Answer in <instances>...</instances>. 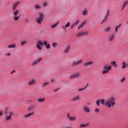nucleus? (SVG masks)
Here are the masks:
<instances>
[{"label":"nucleus","instance_id":"nucleus-1","mask_svg":"<svg viewBox=\"0 0 128 128\" xmlns=\"http://www.w3.org/2000/svg\"><path fill=\"white\" fill-rule=\"evenodd\" d=\"M105 106L106 108H114L116 106V98L114 97H111L109 99L106 100Z\"/></svg>","mask_w":128,"mask_h":128},{"label":"nucleus","instance_id":"nucleus-2","mask_svg":"<svg viewBox=\"0 0 128 128\" xmlns=\"http://www.w3.org/2000/svg\"><path fill=\"white\" fill-rule=\"evenodd\" d=\"M45 46L48 45V42L46 41H44L43 43L42 42V40H38V43L36 45V46L39 50H42V46Z\"/></svg>","mask_w":128,"mask_h":128},{"label":"nucleus","instance_id":"nucleus-3","mask_svg":"<svg viewBox=\"0 0 128 128\" xmlns=\"http://www.w3.org/2000/svg\"><path fill=\"white\" fill-rule=\"evenodd\" d=\"M44 14L40 13L39 16L36 18V22H37V24H42V22L44 20Z\"/></svg>","mask_w":128,"mask_h":128},{"label":"nucleus","instance_id":"nucleus-4","mask_svg":"<svg viewBox=\"0 0 128 128\" xmlns=\"http://www.w3.org/2000/svg\"><path fill=\"white\" fill-rule=\"evenodd\" d=\"M104 70L102 71V74H108V70H112V66H108V64H106L104 66Z\"/></svg>","mask_w":128,"mask_h":128},{"label":"nucleus","instance_id":"nucleus-5","mask_svg":"<svg viewBox=\"0 0 128 128\" xmlns=\"http://www.w3.org/2000/svg\"><path fill=\"white\" fill-rule=\"evenodd\" d=\"M88 31L80 32L77 34L76 36L77 38H82L84 36H88Z\"/></svg>","mask_w":128,"mask_h":128},{"label":"nucleus","instance_id":"nucleus-6","mask_svg":"<svg viewBox=\"0 0 128 128\" xmlns=\"http://www.w3.org/2000/svg\"><path fill=\"white\" fill-rule=\"evenodd\" d=\"M108 16H110V10H107L106 14L104 16V18L102 20V22H106V20H108Z\"/></svg>","mask_w":128,"mask_h":128},{"label":"nucleus","instance_id":"nucleus-7","mask_svg":"<svg viewBox=\"0 0 128 128\" xmlns=\"http://www.w3.org/2000/svg\"><path fill=\"white\" fill-rule=\"evenodd\" d=\"M80 76V73H76L73 74L70 76V80H72L74 78H78Z\"/></svg>","mask_w":128,"mask_h":128},{"label":"nucleus","instance_id":"nucleus-8","mask_svg":"<svg viewBox=\"0 0 128 128\" xmlns=\"http://www.w3.org/2000/svg\"><path fill=\"white\" fill-rule=\"evenodd\" d=\"M42 58H40L36 60H34V62H32V66H36V64H38V62H40L42 60Z\"/></svg>","mask_w":128,"mask_h":128},{"label":"nucleus","instance_id":"nucleus-9","mask_svg":"<svg viewBox=\"0 0 128 128\" xmlns=\"http://www.w3.org/2000/svg\"><path fill=\"white\" fill-rule=\"evenodd\" d=\"M82 62H83L82 60H80L76 62H74L73 63V66H78V64H82Z\"/></svg>","mask_w":128,"mask_h":128},{"label":"nucleus","instance_id":"nucleus-10","mask_svg":"<svg viewBox=\"0 0 128 128\" xmlns=\"http://www.w3.org/2000/svg\"><path fill=\"white\" fill-rule=\"evenodd\" d=\"M94 64V62H86L84 64V66H92Z\"/></svg>","mask_w":128,"mask_h":128},{"label":"nucleus","instance_id":"nucleus-11","mask_svg":"<svg viewBox=\"0 0 128 128\" xmlns=\"http://www.w3.org/2000/svg\"><path fill=\"white\" fill-rule=\"evenodd\" d=\"M20 4V2H15L13 4L12 10H16V8L18 6V4Z\"/></svg>","mask_w":128,"mask_h":128},{"label":"nucleus","instance_id":"nucleus-12","mask_svg":"<svg viewBox=\"0 0 128 128\" xmlns=\"http://www.w3.org/2000/svg\"><path fill=\"white\" fill-rule=\"evenodd\" d=\"M12 112L9 113V116H6V120H12Z\"/></svg>","mask_w":128,"mask_h":128},{"label":"nucleus","instance_id":"nucleus-13","mask_svg":"<svg viewBox=\"0 0 128 128\" xmlns=\"http://www.w3.org/2000/svg\"><path fill=\"white\" fill-rule=\"evenodd\" d=\"M78 22H79V21H78V20L76 22H74L71 25V28H76V26H78Z\"/></svg>","mask_w":128,"mask_h":128},{"label":"nucleus","instance_id":"nucleus-14","mask_svg":"<svg viewBox=\"0 0 128 128\" xmlns=\"http://www.w3.org/2000/svg\"><path fill=\"white\" fill-rule=\"evenodd\" d=\"M114 36H115L114 34H111L108 38V42H112V40H114Z\"/></svg>","mask_w":128,"mask_h":128},{"label":"nucleus","instance_id":"nucleus-15","mask_svg":"<svg viewBox=\"0 0 128 128\" xmlns=\"http://www.w3.org/2000/svg\"><path fill=\"white\" fill-rule=\"evenodd\" d=\"M67 118H68V120H71L72 122L74 120H76V117H72V116H70L69 114H68Z\"/></svg>","mask_w":128,"mask_h":128},{"label":"nucleus","instance_id":"nucleus-16","mask_svg":"<svg viewBox=\"0 0 128 128\" xmlns=\"http://www.w3.org/2000/svg\"><path fill=\"white\" fill-rule=\"evenodd\" d=\"M83 110L84 112H90V108H88L86 106H83Z\"/></svg>","mask_w":128,"mask_h":128},{"label":"nucleus","instance_id":"nucleus-17","mask_svg":"<svg viewBox=\"0 0 128 128\" xmlns=\"http://www.w3.org/2000/svg\"><path fill=\"white\" fill-rule=\"evenodd\" d=\"M36 84V80H30L28 82V86H32V84Z\"/></svg>","mask_w":128,"mask_h":128},{"label":"nucleus","instance_id":"nucleus-18","mask_svg":"<svg viewBox=\"0 0 128 128\" xmlns=\"http://www.w3.org/2000/svg\"><path fill=\"white\" fill-rule=\"evenodd\" d=\"M80 96H77L74 97V98L72 99V102H78V100H80Z\"/></svg>","mask_w":128,"mask_h":128},{"label":"nucleus","instance_id":"nucleus-19","mask_svg":"<svg viewBox=\"0 0 128 128\" xmlns=\"http://www.w3.org/2000/svg\"><path fill=\"white\" fill-rule=\"evenodd\" d=\"M90 126V124L88 123H87L86 124H81L80 125L79 127L80 128H86V126Z\"/></svg>","mask_w":128,"mask_h":128},{"label":"nucleus","instance_id":"nucleus-20","mask_svg":"<svg viewBox=\"0 0 128 128\" xmlns=\"http://www.w3.org/2000/svg\"><path fill=\"white\" fill-rule=\"evenodd\" d=\"M18 14H20L19 10H14V12H13V16H18Z\"/></svg>","mask_w":128,"mask_h":128},{"label":"nucleus","instance_id":"nucleus-21","mask_svg":"<svg viewBox=\"0 0 128 128\" xmlns=\"http://www.w3.org/2000/svg\"><path fill=\"white\" fill-rule=\"evenodd\" d=\"M122 70H124V68H128V65H126V62H122Z\"/></svg>","mask_w":128,"mask_h":128},{"label":"nucleus","instance_id":"nucleus-22","mask_svg":"<svg viewBox=\"0 0 128 128\" xmlns=\"http://www.w3.org/2000/svg\"><path fill=\"white\" fill-rule=\"evenodd\" d=\"M35 10H40L42 8V6L40 5H36L34 6Z\"/></svg>","mask_w":128,"mask_h":128},{"label":"nucleus","instance_id":"nucleus-23","mask_svg":"<svg viewBox=\"0 0 128 128\" xmlns=\"http://www.w3.org/2000/svg\"><path fill=\"white\" fill-rule=\"evenodd\" d=\"M33 114H34V112H32V113L28 114L27 115H25L24 118H28L29 116H32Z\"/></svg>","mask_w":128,"mask_h":128},{"label":"nucleus","instance_id":"nucleus-24","mask_svg":"<svg viewBox=\"0 0 128 128\" xmlns=\"http://www.w3.org/2000/svg\"><path fill=\"white\" fill-rule=\"evenodd\" d=\"M70 46H68V47L66 48V50H64L65 54H68V52H70Z\"/></svg>","mask_w":128,"mask_h":128},{"label":"nucleus","instance_id":"nucleus-25","mask_svg":"<svg viewBox=\"0 0 128 128\" xmlns=\"http://www.w3.org/2000/svg\"><path fill=\"white\" fill-rule=\"evenodd\" d=\"M44 100H46L45 98H44L43 99L42 98L38 99V102H44Z\"/></svg>","mask_w":128,"mask_h":128},{"label":"nucleus","instance_id":"nucleus-26","mask_svg":"<svg viewBox=\"0 0 128 128\" xmlns=\"http://www.w3.org/2000/svg\"><path fill=\"white\" fill-rule=\"evenodd\" d=\"M86 21L82 22L79 26H80V28H82L84 26V24H86Z\"/></svg>","mask_w":128,"mask_h":128},{"label":"nucleus","instance_id":"nucleus-27","mask_svg":"<svg viewBox=\"0 0 128 128\" xmlns=\"http://www.w3.org/2000/svg\"><path fill=\"white\" fill-rule=\"evenodd\" d=\"M8 48H16V44H13L11 45L8 46Z\"/></svg>","mask_w":128,"mask_h":128},{"label":"nucleus","instance_id":"nucleus-28","mask_svg":"<svg viewBox=\"0 0 128 128\" xmlns=\"http://www.w3.org/2000/svg\"><path fill=\"white\" fill-rule=\"evenodd\" d=\"M126 6H128V1L126 2L122 6V10H124Z\"/></svg>","mask_w":128,"mask_h":128},{"label":"nucleus","instance_id":"nucleus-29","mask_svg":"<svg viewBox=\"0 0 128 128\" xmlns=\"http://www.w3.org/2000/svg\"><path fill=\"white\" fill-rule=\"evenodd\" d=\"M110 30V27H108V28H106V29L104 30L106 32H109Z\"/></svg>","mask_w":128,"mask_h":128},{"label":"nucleus","instance_id":"nucleus-30","mask_svg":"<svg viewBox=\"0 0 128 128\" xmlns=\"http://www.w3.org/2000/svg\"><path fill=\"white\" fill-rule=\"evenodd\" d=\"M8 108H6V110H5V112H4V114L6 116H8V114H10V112H8Z\"/></svg>","mask_w":128,"mask_h":128},{"label":"nucleus","instance_id":"nucleus-31","mask_svg":"<svg viewBox=\"0 0 128 128\" xmlns=\"http://www.w3.org/2000/svg\"><path fill=\"white\" fill-rule=\"evenodd\" d=\"M58 23H56V24H54L53 25H52L51 26L52 28H56V26H58Z\"/></svg>","mask_w":128,"mask_h":128},{"label":"nucleus","instance_id":"nucleus-32","mask_svg":"<svg viewBox=\"0 0 128 128\" xmlns=\"http://www.w3.org/2000/svg\"><path fill=\"white\" fill-rule=\"evenodd\" d=\"M46 46V50H50V44H48Z\"/></svg>","mask_w":128,"mask_h":128},{"label":"nucleus","instance_id":"nucleus-33","mask_svg":"<svg viewBox=\"0 0 128 128\" xmlns=\"http://www.w3.org/2000/svg\"><path fill=\"white\" fill-rule=\"evenodd\" d=\"M14 20H18V19L20 18V16H14Z\"/></svg>","mask_w":128,"mask_h":128},{"label":"nucleus","instance_id":"nucleus-34","mask_svg":"<svg viewBox=\"0 0 128 128\" xmlns=\"http://www.w3.org/2000/svg\"><path fill=\"white\" fill-rule=\"evenodd\" d=\"M21 44L22 46H24V44H26V41H22Z\"/></svg>","mask_w":128,"mask_h":128},{"label":"nucleus","instance_id":"nucleus-35","mask_svg":"<svg viewBox=\"0 0 128 128\" xmlns=\"http://www.w3.org/2000/svg\"><path fill=\"white\" fill-rule=\"evenodd\" d=\"M86 14H88V12L86 11V10H84L82 12L83 16H86Z\"/></svg>","mask_w":128,"mask_h":128},{"label":"nucleus","instance_id":"nucleus-36","mask_svg":"<svg viewBox=\"0 0 128 128\" xmlns=\"http://www.w3.org/2000/svg\"><path fill=\"white\" fill-rule=\"evenodd\" d=\"M53 48H56L58 46V43H52Z\"/></svg>","mask_w":128,"mask_h":128},{"label":"nucleus","instance_id":"nucleus-37","mask_svg":"<svg viewBox=\"0 0 128 128\" xmlns=\"http://www.w3.org/2000/svg\"><path fill=\"white\" fill-rule=\"evenodd\" d=\"M100 102L102 104H104V102H106V100L102 99L101 100H100Z\"/></svg>","mask_w":128,"mask_h":128},{"label":"nucleus","instance_id":"nucleus-38","mask_svg":"<svg viewBox=\"0 0 128 128\" xmlns=\"http://www.w3.org/2000/svg\"><path fill=\"white\" fill-rule=\"evenodd\" d=\"M34 108V106H30L28 108V110H32Z\"/></svg>","mask_w":128,"mask_h":128},{"label":"nucleus","instance_id":"nucleus-39","mask_svg":"<svg viewBox=\"0 0 128 128\" xmlns=\"http://www.w3.org/2000/svg\"><path fill=\"white\" fill-rule=\"evenodd\" d=\"M48 82H46L43 84L42 86H43V87H44V86H48Z\"/></svg>","mask_w":128,"mask_h":128},{"label":"nucleus","instance_id":"nucleus-40","mask_svg":"<svg viewBox=\"0 0 128 128\" xmlns=\"http://www.w3.org/2000/svg\"><path fill=\"white\" fill-rule=\"evenodd\" d=\"M70 22H68L67 23V24L66 25H65V26L66 28H68V26H70Z\"/></svg>","mask_w":128,"mask_h":128},{"label":"nucleus","instance_id":"nucleus-41","mask_svg":"<svg viewBox=\"0 0 128 128\" xmlns=\"http://www.w3.org/2000/svg\"><path fill=\"white\" fill-rule=\"evenodd\" d=\"M100 100L96 101V104L97 106H100Z\"/></svg>","mask_w":128,"mask_h":128},{"label":"nucleus","instance_id":"nucleus-42","mask_svg":"<svg viewBox=\"0 0 128 128\" xmlns=\"http://www.w3.org/2000/svg\"><path fill=\"white\" fill-rule=\"evenodd\" d=\"M124 80H126V78H124L122 79H121L120 82H124Z\"/></svg>","mask_w":128,"mask_h":128},{"label":"nucleus","instance_id":"nucleus-43","mask_svg":"<svg viewBox=\"0 0 128 128\" xmlns=\"http://www.w3.org/2000/svg\"><path fill=\"white\" fill-rule=\"evenodd\" d=\"M46 6H48V3L46 2H44V4H43V6L46 8Z\"/></svg>","mask_w":128,"mask_h":128},{"label":"nucleus","instance_id":"nucleus-44","mask_svg":"<svg viewBox=\"0 0 128 128\" xmlns=\"http://www.w3.org/2000/svg\"><path fill=\"white\" fill-rule=\"evenodd\" d=\"M111 64L113 66H116V62H113Z\"/></svg>","mask_w":128,"mask_h":128},{"label":"nucleus","instance_id":"nucleus-45","mask_svg":"<svg viewBox=\"0 0 128 128\" xmlns=\"http://www.w3.org/2000/svg\"><path fill=\"white\" fill-rule=\"evenodd\" d=\"M95 112H100V110L98 108L95 109Z\"/></svg>","mask_w":128,"mask_h":128},{"label":"nucleus","instance_id":"nucleus-46","mask_svg":"<svg viewBox=\"0 0 128 128\" xmlns=\"http://www.w3.org/2000/svg\"><path fill=\"white\" fill-rule=\"evenodd\" d=\"M84 88H80L78 90L79 92H82V90H84Z\"/></svg>","mask_w":128,"mask_h":128},{"label":"nucleus","instance_id":"nucleus-47","mask_svg":"<svg viewBox=\"0 0 128 128\" xmlns=\"http://www.w3.org/2000/svg\"><path fill=\"white\" fill-rule=\"evenodd\" d=\"M66 26H62V28L63 29V30H66Z\"/></svg>","mask_w":128,"mask_h":128},{"label":"nucleus","instance_id":"nucleus-48","mask_svg":"<svg viewBox=\"0 0 128 128\" xmlns=\"http://www.w3.org/2000/svg\"><path fill=\"white\" fill-rule=\"evenodd\" d=\"M88 84H86V86L84 87V90H86V88H88Z\"/></svg>","mask_w":128,"mask_h":128},{"label":"nucleus","instance_id":"nucleus-49","mask_svg":"<svg viewBox=\"0 0 128 128\" xmlns=\"http://www.w3.org/2000/svg\"><path fill=\"white\" fill-rule=\"evenodd\" d=\"M14 72H16V70H12V72H11V74H14Z\"/></svg>","mask_w":128,"mask_h":128},{"label":"nucleus","instance_id":"nucleus-50","mask_svg":"<svg viewBox=\"0 0 128 128\" xmlns=\"http://www.w3.org/2000/svg\"><path fill=\"white\" fill-rule=\"evenodd\" d=\"M62 128H72V126L62 127Z\"/></svg>","mask_w":128,"mask_h":128},{"label":"nucleus","instance_id":"nucleus-51","mask_svg":"<svg viewBox=\"0 0 128 128\" xmlns=\"http://www.w3.org/2000/svg\"><path fill=\"white\" fill-rule=\"evenodd\" d=\"M60 90V88H56V90H54V92H58V90Z\"/></svg>","mask_w":128,"mask_h":128},{"label":"nucleus","instance_id":"nucleus-52","mask_svg":"<svg viewBox=\"0 0 128 128\" xmlns=\"http://www.w3.org/2000/svg\"><path fill=\"white\" fill-rule=\"evenodd\" d=\"M118 28L116 27V28H115V30L116 32H118Z\"/></svg>","mask_w":128,"mask_h":128},{"label":"nucleus","instance_id":"nucleus-53","mask_svg":"<svg viewBox=\"0 0 128 128\" xmlns=\"http://www.w3.org/2000/svg\"><path fill=\"white\" fill-rule=\"evenodd\" d=\"M6 56H10V53L6 54Z\"/></svg>","mask_w":128,"mask_h":128},{"label":"nucleus","instance_id":"nucleus-54","mask_svg":"<svg viewBox=\"0 0 128 128\" xmlns=\"http://www.w3.org/2000/svg\"><path fill=\"white\" fill-rule=\"evenodd\" d=\"M2 116V112H0V117H1Z\"/></svg>","mask_w":128,"mask_h":128},{"label":"nucleus","instance_id":"nucleus-55","mask_svg":"<svg viewBox=\"0 0 128 128\" xmlns=\"http://www.w3.org/2000/svg\"><path fill=\"white\" fill-rule=\"evenodd\" d=\"M50 82H54V79H52V80H50Z\"/></svg>","mask_w":128,"mask_h":128},{"label":"nucleus","instance_id":"nucleus-56","mask_svg":"<svg viewBox=\"0 0 128 128\" xmlns=\"http://www.w3.org/2000/svg\"><path fill=\"white\" fill-rule=\"evenodd\" d=\"M120 26H122V24H120L119 26H117L116 28H120Z\"/></svg>","mask_w":128,"mask_h":128},{"label":"nucleus","instance_id":"nucleus-57","mask_svg":"<svg viewBox=\"0 0 128 128\" xmlns=\"http://www.w3.org/2000/svg\"><path fill=\"white\" fill-rule=\"evenodd\" d=\"M80 28H82L80 27V26H79L78 27V30H80Z\"/></svg>","mask_w":128,"mask_h":128},{"label":"nucleus","instance_id":"nucleus-58","mask_svg":"<svg viewBox=\"0 0 128 128\" xmlns=\"http://www.w3.org/2000/svg\"><path fill=\"white\" fill-rule=\"evenodd\" d=\"M104 22H102H102H101V24H104Z\"/></svg>","mask_w":128,"mask_h":128},{"label":"nucleus","instance_id":"nucleus-59","mask_svg":"<svg viewBox=\"0 0 128 128\" xmlns=\"http://www.w3.org/2000/svg\"><path fill=\"white\" fill-rule=\"evenodd\" d=\"M126 24H128V21L127 22Z\"/></svg>","mask_w":128,"mask_h":128},{"label":"nucleus","instance_id":"nucleus-60","mask_svg":"<svg viewBox=\"0 0 128 128\" xmlns=\"http://www.w3.org/2000/svg\"><path fill=\"white\" fill-rule=\"evenodd\" d=\"M126 66H128V64H126Z\"/></svg>","mask_w":128,"mask_h":128}]
</instances>
